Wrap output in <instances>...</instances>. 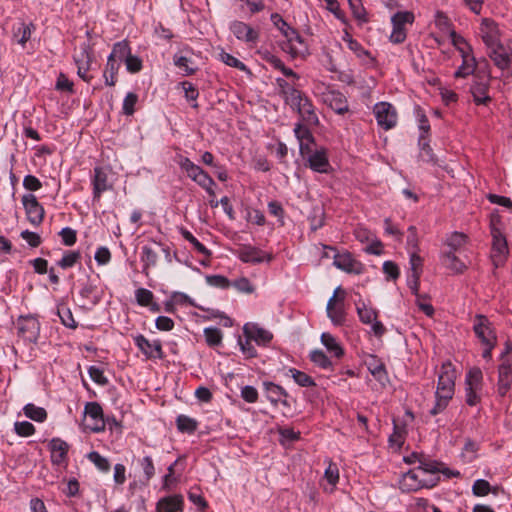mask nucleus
I'll return each mask as SVG.
<instances>
[{
  "label": "nucleus",
  "mask_w": 512,
  "mask_h": 512,
  "mask_svg": "<svg viewBox=\"0 0 512 512\" xmlns=\"http://www.w3.org/2000/svg\"><path fill=\"white\" fill-rule=\"evenodd\" d=\"M194 182L202 187L210 196L215 197V191L213 189L215 182L212 177L203 169Z\"/></svg>",
  "instance_id": "41"
},
{
  "label": "nucleus",
  "mask_w": 512,
  "mask_h": 512,
  "mask_svg": "<svg viewBox=\"0 0 512 512\" xmlns=\"http://www.w3.org/2000/svg\"><path fill=\"white\" fill-rule=\"evenodd\" d=\"M22 204L25 208L28 221L34 226H39L44 219L45 211L36 196L33 194L23 195Z\"/></svg>",
  "instance_id": "9"
},
{
  "label": "nucleus",
  "mask_w": 512,
  "mask_h": 512,
  "mask_svg": "<svg viewBox=\"0 0 512 512\" xmlns=\"http://www.w3.org/2000/svg\"><path fill=\"white\" fill-rule=\"evenodd\" d=\"M322 99L337 114L343 115L349 110L346 97L339 91L328 89L322 94Z\"/></svg>",
  "instance_id": "11"
},
{
  "label": "nucleus",
  "mask_w": 512,
  "mask_h": 512,
  "mask_svg": "<svg viewBox=\"0 0 512 512\" xmlns=\"http://www.w3.org/2000/svg\"><path fill=\"white\" fill-rule=\"evenodd\" d=\"M180 232L183 238L187 240L189 243H191L198 253L206 257L211 256V252L201 242H199L190 231L182 228Z\"/></svg>",
  "instance_id": "43"
},
{
  "label": "nucleus",
  "mask_w": 512,
  "mask_h": 512,
  "mask_svg": "<svg viewBox=\"0 0 512 512\" xmlns=\"http://www.w3.org/2000/svg\"><path fill=\"white\" fill-rule=\"evenodd\" d=\"M157 253L149 246H143L141 251V261L144 263L143 272L148 275L150 267L155 266L157 262Z\"/></svg>",
  "instance_id": "37"
},
{
  "label": "nucleus",
  "mask_w": 512,
  "mask_h": 512,
  "mask_svg": "<svg viewBox=\"0 0 512 512\" xmlns=\"http://www.w3.org/2000/svg\"><path fill=\"white\" fill-rule=\"evenodd\" d=\"M92 184L94 200H99L103 192L112 189V184L108 181V173L102 167L94 168Z\"/></svg>",
  "instance_id": "17"
},
{
  "label": "nucleus",
  "mask_w": 512,
  "mask_h": 512,
  "mask_svg": "<svg viewBox=\"0 0 512 512\" xmlns=\"http://www.w3.org/2000/svg\"><path fill=\"white\" fill-rule=\"evenodd\" d=\"M279 435L282 444H289L300 439V432L289 427L279 429Z\"/></svg>",
  "instance_id": "52"
},
{
  "label": "nucleus",
  "mask_w": 512,
  "mask_h": 512,
  "mask_svg": "<svg viewBox=\"0 0 512 512\" xmlns=\"http://www.w3.org/2000/svg\"><path fill=\"white\" fill-rule=\"evenodd\" d=\"M324 477L327 480V482L332 486V491L339 480V469L335 463L331 461L329 462L327 468L325 469Z\"/></svg>",
  "instance_id": "51"
},
{
  "label": "nucleus",
  "mask_w": 512,
  "mask_h": 512,
  "mask_svg": "<svg viewBox=\"0 0 512 512\" xmlns=\"http://www.w3.org/2000/svg\"><path fill=\"white\" fill-rule=\"evenodd\" d=\"M142 468L146 481H149L155 475V466L150 456H145L138 461Z\"/></svg>",
  "instance_id": "54"
},
{
  "label": "nucleus",
  "mask_w": 512,
  "mask_h": 512,
  "mask_svg": "<svg viewBox=\"0 0 512 512\" xmlns=\"http://www.w3.org/2000/svg\"><path fill=\"white\" fill-rule=\"evenodd\" d=\"M24 414L37 422H43L47 418V413L44 408L37 407L31 403L25 405Z\"/></svg>",
  "instance_id": "42"
},
{
  "label": "nucleus",
  "mask_w": 512,
  "mask_h": 512,
  "mask_svg": "<svg viewBox=\"0 0 512 512\" xmlns=\"http://www.w3.org/2000/svg\"><path fill=\"white\" fill-rule=\"evenodd\" d=\"M479 35L488 49L501 43V32L498 24L490 18L482 19Z\"/></svg>",
  "instance_id": "7"
},
{
  "label": "nucleus",
  "mask_w": 512,
  "mask_h": 512,
  "mask_svg": "<svg viewBox=\"0 0 512 512\" xmlns=\"http://www.w3.org/2000/svg\"><path fill=\"white\" fill-rule=\"evenodd\" d=\"M419 145H420V158L425 162L435 163V157L432 151V148L427 142V138L424 134L419 137Z\"/></svg>",
  "instance_id": "45"
},
{
  "label": "nucleus",
  "mask_w": 512,
  "mask_h": 512,
  "mask_svg": "<svg viewBox=\"0 0 512 512\" xmlns=\"http://www.w3.org/2000/svg\"><path fill=\"white\" fill-rule=\"evenodd\" d=\"M231 286H233L235 289L242 293L250 294L254 292V286L246 277H242L231 282Z\"/></svg>",
  "instance_id": "64"
},
{
  "label": "nucleus",
  "mask_w": 512,
  "mask_h": 512,
  "mask_svg": "<svg viewBox=\"0 0 512 512\" xmlns=\"http://www.w3.org/2000/svg\"><path fill=\"white\" fill-rule=\"evenodd\" d=\"M477 67L476 59L474 55L462 57V64L455 71L454 76L456 78H466L467 76L474 73Z\"/></svg>",
  "instance_id": "29"
},
{
  "label": "nucleus",
  "mask_w": 512,
  "mask_h": 512,
  "mask_svg": "<svg viewBox=\"0 0 512 512\" xmlns=\"http://www.w3.org/2000/svg\"><path fill=\"white\" fill-rule=\"evenodd\" d=\"M492 252L491 259L495 268L502 266L509 254L507 240L500 228L492 230Z\"/></svg>",
  "instance_id": "2"
},
{
  "label": "nucleus",
  "mask_w": 512,
  "mask_h": 512,
  "mask_svg": "<svg viewBox=\"0 0 512 512\" xmlns=\"http://www.w3.org/2000/svg\"><path fill=\"white\" fill-rule=\"evenodd\" d=\"M219 57L223 63H225L226 65H228L230 67L237 68L241 71H248L246 65L243 62H241L236 57H234L233 55H231L225 51H222L219 54Z\"/></svg>",
  "instance_id": "53"
},
{
  "label": "nucleus",
  "mask_w": 512,
  "mask_h": 512,
  "mask_svg": "<svg viewBox=\"0 0 512 512\" xmlns=\"http://www.w3.org/2000/svg\"><path fill=\"white\" fill-rule=\"evenodd\" d=\"M135 297L137 300V303L141 306H149L151 305L154 295L153 293L145 288H139L135 292Z\"/></svg>",
  "instance_id": "59"
},
{
  "label": "nucleus",
  "mask_w": 512,
  "mask_h": 512,
  "mask_svg": "<svg viewBox=\"0 0 512 512\" xmlns=\"http://www.w3.org/2000/svg\"><path fill=\"white\" fill-rule=\"evenodd\" d=\"M176 427L179 432L193 434L198 428V421L192 417L180 414L176 418Z\"/></svg>",
  "instance_id": "28"
},
{
  "label": "nucleus",
  "mask_w": 512,
  "mask_h": 512,
  "mask_svg": "<svg viewBox=\"0 0 512 512\" xmlns=\"http://www.w3.org/2000/svg\"><path fill=\"white\" fill-rule=\"evenodd\" d=\"M481 386H466L465 395L466 402L470 406H475L480 401L479 388Z\"/></svg>",
  "instance_id": "63"
},
{
  "label": "nucleus",
  "mask_w": 512,
  "mask_h": 512,
  "mask_svg": "<svg viewBox=\"0 0 512 512\" xmlns=\"http://www.w3.org/2000/svg\"><path fill=\"white\" fill-rule=\"evenodd\" d=\"M184 497L173 494L160 498L156 503V512H183Z\"/></svg>",
  "instance_id": "13"
},
{
  "label": "nucleus",
  "mask_w": 512,
  "mask_h": 512,
  "mask_svg": "<svg viewBox=\"0 0 512 512\" xmlns=\"http://www.w3.org/2000/svg\"><path fill=\"white\" fill-rule=\"evenodd\" d=\"M393 433L389 437V444L391 447L399 449L405 441L407 430L405 425H399L395 420L393 421Z\"/></svg>",
  "instance_id": "32"
},
{
  "label": "nucleus",
  "mask_w": 512,
  "mask_h": 512,
  "mask_svg": "<svg viewBox=\"0 0 512 512\" xmlns=\"http://www.w3.org/2000/svg\"><path fill=\"white\" fill-rule=\"evenodd\" d=\"M488 56L497 68L509 69L512 65V41L489 48Z\"/></svg>",
  "instance_id": "4"
},
{
  "label": "nucleus",
  "mask_w": 512,
  "mask_h": 512,
  "mask_svg": "<svg viewBox=\"0 0 512 512\" xmlns=\"http://www.w3.org/2000/svg\"><path fill=\"white\" fill-rule=\"evenodd\" d=\"M512 383V346L507 344L499 365V384Z\"/></svg>",
  "instance_id": "16"
},
{
  "label": "nucleus",
  "mask_w": 512,
  "mask_h": 512,
  "mask_svg": "<svg viewBox=\"0 0 512 512\" xmlns=\"http://www.w3.org/2000/svg\"><path fill=\"white\" fill-rule=\"evenodd\" d=\"M124 62L127 71L132 74L140 72L143 67L142 60L138 56L132 54H130Z\"/></svg>",
  "instance_id": "62"
},
{
  "label": "nucleus",
  "mask_w": 512,
  "mask_h": 512,
  "mask_svg": "<svg viewBox=\"0 0 512 512\" xmlns=\"http://www.w3.org/2000/svg\"><path fill=\"white\" fill-rule=\"evenodd\" d=\"M174 64L178 67L185 75H192L196 72V68L192 67V61L182 55L176 54L174 56Z\"/></svg>",
  "instance_id": "48"
},
{
  "label": "nucleus",
  "mask_w": 512,
  "mask_h": 512,
  "mask_svg": "<svg viewBox=\"0 0 512 512\" xmlns=\"http://www.w3.org/2000/svg\"><path fill=\"white\" fill-rule=\"evenodd\" d=\"M243 330L249 340H254L259 344H266L273 338L272 333L255 324H245Z\"/></svg>",
  "instance_id": "21"
},
{
  "label": "nucleus",
  "mask_w": 512,
  "mask_h": 512,
  "mask_svg": "<svg viewBox=\"0 0 512 512\" xmlns=\"http://www.w3.org/2000/svg\"><path fill=\"white\" fill-rule=\"evenodd\" d=\"M230 29L235 37L245 42H255L258 39V33L248 24L241 21H234Z\"/></svg>",
  "instance_id": "19"
},
{
  "label": "nucleus",
  "mask_w": 512,
  "mask_h": 512,
  "mask_svg": "<svg viewBox=\"0 0 512 512\" xmlns=\"http://www.w3.org/2000/svg\"><path fill=\"white\" fill-rule=\"evenodd\" d=\"M121 63L108 57L106 67L103 73L105 84L108 86H114L116 84V75L120 69Z\"/></svg>",
  "instance_id": "31"
},
{
  "label": "nucleus",
  "mask_w": 512,
  "mask_h": 512,
  "mask_svg": "<svg viewBox=\"0 0 512 512\" xmlns=\"http://www.w3.org/2000/svg\"><path fill=\"white\" fill-rule=\"evenodd\" d=\"M327 315L334 325H342L345 321V308H344V296L339 300L336 306H333L331 310H326Z\"/></svg>",
  "instance_id": "36"
},
{
  "label": "nucleus",
  "mask_w": 512,
  "mask_h": 512,
  "mask_svg": "<svg viewBox=\"0 0 512 512\" xmlns=\"http://www.w3.org/2000/svg\"><path fill=\"white\" fill-rule=\"evenodd\" d=\"M85 415L93 421L89 429L93 432H101L105 429L102 407L97 402H88L85 405Z\"/></svg>",
  "instance_id": "14"
},
{
  "label": "nucleus",
  "mask_w": 512,
  "mask_h": 512,
  "mask_svg": "<svg viewBox=\"0 0 512 512\" xmlns=\"http://www.w3.org/2000/svg\"><path fill=\"white\" fill-rule=\"evenodd\" d=\"M466 238V235L463 233L454 232L451 234L446 240L447 245L451 248L449 251L455 252L458 248L465 244Z\"/></svg>",
  "instance_id": "55"
},
{
  "label": "nucleus",
  "mask_w": 512,
  "mask_h": 512,
  "mask_svg": "<svg viewBox=\"0 0 512 512\" xmlns=\"http://www.w3.org/2000/svg\"><path fill=\"white\" fill-rule=\"evenodd\" d=\"M308 166L315 172L327 173L330 167L326 151L324 149L316 150L308 158Z\"/></svg>",
  "instance_id": "22"
},
{
  "label": "nucleus",
  "mask_w": 512,
  "mask_h": 512,
  "mask_svg": "<svg viewBox=\"0 0 512 512\" xmlns=\"http://www.w3.org/2000/svg\"><path fill=\"white\" fill-rule=\"evenodd\" d=\"M33 30L34 25L32 23H20L19 26L14 30V38L17 39L19 44L24 46L30 39Z\"/></svg>",
  "instance_id": "38"
},
{
  "label": "nucleus",
  "mask_w": 512,
  "mask_h": 512,
  "mask_svg": "<svg viewBox=\"0 0 512 512\" xmlns=\"http://www.w3.org/2000/svg\"><path fill=\"white\" fill-rule=\"evenodd\" d=\"M489 84L488 82H475L471 86V93L473 96V100L477 105L487 104L491 101L490 96L488 95Z\"/></svg>",
  "instance_id": "26"
},
{
  "label": "nucleus",
  "mask_w": 512,
  "mask_h": 512,
  "mask_svg": "<svg viewBox=\"0 0 512 512\" xmlns=\"http://www.w3.org/2000/svg\"><path fill=\"white\" fill-rule=\"evenodd\" d=\"M473 330L483 345H489V347H494L496 345V334L486 316L477 315L475 317Z\"/></svg>",
  "instance_id": "5"
},
{
  "label": "nucleus",
  "mask_w": 512,
  "mask_h": 512,
  "mask_svg": "<svg viewBox=\"0 0 512 512\" xmlns=\"http://www.w3.org/2000/svg\"><path fill=\"white\" fill-rule=\"evenodd\" d=\"M81 258V254L78 251H68L64 254L61 260L58 261V265L63 268L73 267Z\"/></svg>",
  "instance_id": "50"
},
{
  "label": "nucleus",
  "mask_w": 512,
  "mask_h": 512,
  "mask_svg": "<svg viewBox=\"0 0 512 512\" xmlns=\"http://www.w3.org/2000/svg\"><path fill=\"white\" fill-rule=\"evenodd\" d=\"M87 458L92 462L100 471L108 472L110 470V462L107 458L103 457L99 452L92 451L87 455Z\"/></svg>",
  "instance_id": "46"
},
{
  "label": "nucleus",
  "mask_w": 512,
  "mask_h": 512,
  "mask_svg": "<svg viewBox=\"0 0 512 512\" xmlns=\"http://www.w3.org/2000/svg\"><path fill=\"white\" fill-rule=\"evenodd\" d=\"M237 255L239 259L245 263L259 264L264 261L270 262L272 260L271 254H267L261 249L250 245L240 247L237 251Z\"/></svg>",
  "instance_id": "10"
},
{
  "label": "nucleus",
  "mask_w": 512,
  "mask_h": 512,
  "mask_svg": "<svg viewBox=\"0 0 512 512\" xmlns=\"http://www.w3.org/2000/svg\"><path fill=\"white\" fill-rule=\"evenodd\" d=\"M416 468L418 470H421V474L423 475L429 474V478L435 476V478L437 479V484L440 481V474H443L446 478L459 475V472H454L450 470L449 468L445 467L443 463L438 462L436 460H432L425 456L422 457L421 460H419V465Z\"/></svg>",
  "instance_id": "3"
},
{
  "label": "nucleus",
  "mask_w": 512,
  "mask_h": 512,
  "mask_svg": "<svg viewBox=\"0 0 512 512\" xmlns=\"http://www.w3.org/2000/svg\"><path fill=\"white\" fill-rule=\"evenodd\" d=\"M286 94V102L293 108L298 110L299 107H301L302 103H304V100L307 99V97L299 90L291 88L288 91L285 92Z\"/></svg>",
  "instance_id": "40"
},
{
  "label": "nucleus",
  "mask_w": 512,
  "mask_h": 512,
  "mask_svg": "<svg viewBox=\"0 0 512 512\" xmlns=\"http://www.w3.org/2000/svg\"><path fill=\"white\" fill-rule=\"evenodd\" d=\"M136 346L149 358H162V345L158 340L149 341L143 335L134 337Z\"/></svg>",
  "instance_id": "15"
},
{
  "label": "nucleus",
  "mask_w": 512,
  "mask_h": 512,
  "mask_svg": "<svg viewBox=\"0 0 512 512\" xmlns=\"http://www.w3.org/2000/svg\"><path fill=\"white\" fill-rule=\"evenodd\" d=\"M321 342L326 349L336 358H340L344 354V350L341 345L337 342L335 337L328 332H324L321 335Z\"/></svg>",
  "instance_id": "30"
},
{
  "label": "nucleus",
  "mask_w": 512,
  "mask_h": 512,
  "mask_svg": "<svg viewBox=\"0 0 512 512\" xmlns=\"http://www.w3.org/2000/svg\"><path fill=\"white\" fill-rule=\"evenodd\" d=\"M373 111L377 120V124L384 130H390L396 125L397 112L390 103H377L374 106Z\"/></svg>",
  "instance_id": "6"
},
{
  "label": "nucleus",
  "mask_w": 512,
  "mask_h": 512,
  "mask_svg": "<svg viewBox=\"0 0 512 512\" xmlns=\"http://www.w3.org/2000/svg\"><path fill=\"white\" fill-rule=\"evenodd\" d=\"M297 112L299 113L301 119L306 123V125L315 126L319 123L314 106L308 98L304 100V103H302Z\"/></svg>",
  "instance_id": "25"
},
{
  "label": "nucleus",
  "mask_w": 512,
  "mask_h": 512,
  "mask_svg": "<svg viewBox=\"0 0 512 512\" xmlns=\"http://www.w3.org/2000/svg\"><path fill=\"white\" fill-rule=\"evenodd\" d=\"M457 371L451 362L443 363L438 375V384H455Z\"/></svg>",
  "instance_id": "27"
},
{
  "label": "nucleus",
  "mask_w": 512,
  "mask_h": 512,
  "mask_svg": "<svg viewBox=\"0 0 512 512\" xmlns=\"http://www.w3.org/2000/svg\"><path fill=\"white\" fill-rule=\"evenodd\" d=\"M49 447L52 463L56 465L64 463L68 454V444L59 438H53L49 443Z\"/></svg>",
  "instance_id": "20"
},
{
  "label": "nucleus",
  "mask_w": 512,
  "mask_h": 512,
  "mask_svg": "<svg viewBox=\"0 0 512 512\" xmlns=\"http://www.w3.org/2000/svg\"><path fill=\"white\" fill-rule=\"evenodd\" d=\"M14 427L16 433L22 437L31 436L35 432L34 425L28 421L16 422Z\"/></svg>",
  "instance_id": "61"
},
{
  "label": "nucleus",
  "mask_w": 512,
  "mask_h": 512,
  "mask_svg": "<svg viewBox=\"0 0 512 512\" xmlns=\"http://www.w3.org/2000/svg\"><path fill=\"white\" fill-rule=\"evenodd\" d=\"M421 470L417 468L411 469L404 473L399 480V489L402 492L410 493L420 489H432L437 486V479L435 476L429 479H420Z\"/></svg>",
  "instance_id": "1"
},
{
  "label": "nucleus",
  "mask_w": 512,
  "mask_h": 512,
  "mask_svg": "<svg viewBox=\"0 0 512 512\" xmlns=\"http://www.w3.org/2000/svg\"><path fill=\"white\" fill-rule=\"evenodd\" d=\"M18 335L24 341L35 343L40 333V323L33 316L20 317L17 321Z\"/></svg>",
  "instance_id": "8"
},
{
  "label": "nucleus",
  "mask_w": 512,
  "mask_h": 512,
  "mask_svg": "<svg viewBox=\"0 0 512 512\" xmlns=\"http://www.w3.org/2000/svg\"><path fill=\"white\" fill-rule=\"evenodd\" d=\"M442 264L456 274H461L467 269L466 264L461 261L453 251L445 252L442 255Z\"/></svg>",
  "instance_id": "24"
},
{
  "label": "nucleus",
  "mask_w": 512,
  "mask_h": 512,
  "mask_svg": "<svg viewBox=\"0 0 512 512\" xmlns=\"http://www.w3.org/2000/svg\"><path fill=\"white\" fill-rule=\"evenodd\" d=\"M435 24L442 32L448 33L450 37L452 32H456L452 27L450 19L441 11H438L435 15Z\"/></svg>",
  "instance_id": "47"
},
{
  "label": "nucleus",
  "mask_w": 512,
  "mask_h": 512,
  "mask_svg": "<svg viewBox=\"0 0 512 512\" xmlns=\"http://www.w3.org/2000/svg\"><path fill=\"white\" fill-rule=\"evenodd\" d=\"M74 61L77 65L78 76L85 82H90L92 77L88 75V71L92 62V56L86 47L82 48L80 53L74 56Z\"/></svg>",
  "instance_id": "18"
},
{
  "label": "nucleus",
  "mask_w": 512,
  "mask_h": 512,
  "mask_svg": "<svg viewBox=\"0 0 512 512\" xmlns=\"http://www.w3.org/2000/svg\"><path fill=\"white\" fill-rule=\"evenodd\" d=\"M131 54V48L126 40L117 42L113 45L112 52L108 57H112L113 60L122 62L127 59Z\"/></svg>",
  "instance_id": "34"
},
{
  "label": "nucleus",
  "mask_w": 512,
  "mask_h": 512,
  "mask_svg": "<svg viewBox=\"0 0 512 512\" xmlns=\"http://www.w3.org/2000/svg\"><path fill=\"white\" fill-rule=\"evenodd\" d=\"M294 133L299 142L308 141L314 142V138L310 130L302 125L301 123H297L294 128Z\"/></svg>",
  "instance_id": "60"
},
{
  "label": "nucleus",
  "mask_w": 512,
  "mask_h": 512,
  "mask_svg": "<svg viewBox=\"0 0 512 512\" xmlns=\"http://www.w3.org/2000/svg\"><path fill=\"white\" fill-rule=\"evenodd\" d=\"M365 364L375 381L383 383V381L386 380L385 366L380 359L374 355H369L365 360Z\"/></svg>",
  "instance_id": "23"
},
{
  "label": "nucleus",
  "mask_w": 512,
  "mask_h": 512,
  "mask_svg": "<svg viewBox=\"0 0 512 512\" xmlns=\"http://www.w3.org/2000/svg\"><path fill=\"white\" fill-rule=\"evenodd\" d=\"M204 336L209 346H217L222 341V332L217 327H208L204 329Z\"/></svg>",
  "instance_id": "49"
},
{
  "label": "nucleus",
  "mask_w": 512,
  "mask_h": 512,
  "mask_svg": "<svg viewBox=\"0 0 512 512\" xmlns=\"http://www.w3.org/2000/svg\"><path fill=\"white\" fill-rule=\"evenodd\" d=\"M491 491V485L487 480L478 479L472 486V492L475 496H486Z\"/></svg>",
  "instance_id": "57"
},
{
  "label": "nucleus",
  "mask_w": 512,
  "mask_h": 512,
  "mask_svg": "<svg viewBox=\"0 0 512 512\" xmlns=\"http://www.w3.org/2000/svg\"><path fill=\"white\" fill-rule=\"evenodd\" d=\"M311 361L321 368H328L331 365V361L326 354L321 350H314L310 353Z\"/></svg>",
  "instance_id": "56"
},
{
  "label": "nucleus",
  "mask_w": 512,
  "mask_h": 512,
  "mask_svg": "<svg viewBox=\"0 0 512 512\" xmlns=\"http://www.w3.org/2000/svg\"><path fill=\"white\" fill-rule=\"evenodd\" d=\"M206 282L213 287L227 289L231 286V282L228 278L222 275H209L206 276Z\"/></svg>",
  "instance_id": "58"
},
{
  "label": "nucleus",
  "mask_w": 512,
  "mask_h": 512,
  "mask_svg": "<svg viewBox=\"0 0 512 512\" xmlns=\"http://www.w3.org/2000/svg\"><path fill=\"white\" fill-rule=\"evenodd\" d=\"M333 264L338 268L347 273L360 274L363 271V265L355 260L351 253H336L334 255Z\"/></svg>",
  "instance_id": "12"
},
{
  "label": "nucleus",
  "mask_w": 512,
  "mask_h": 512,
  "mask_svg": "<svg viewBox=\"0 0 512 512\" xmlns=\"http://www.w3.org/2000/svg\"><path fill=\"white\" fill-rule=\"evenodd\" d=\"M452 44L459 51L461 57L473 55L472 47L467 43V41L456 32H452V36L450 37Z\"/></svg>",
  "instance_id": "39"
},
{
  "label": "nucleus",
  "mask_w": 512,
  "mask_h": 512,
  "mask_svg": "<svg viewBox=\"0 0 512 512\" xmlns=\"http://www.w3.org/2000/svg\"><path fill=\"white\" fill-rule=\"evenodd\" d=\"M271 20L289 41H292L294 38L299 39L297 32L292 29L279 14H272Z\"/></svg>",
  "instance_id": "35"
},
{
  "label": "nucleus",
  "mask_w": 512,
  "mask_h": 512,
  "mask_svg": "<svg viewBox=\"0 0 512 512\" xmlns=\"http://www.w3.org/2000/svg\"><path fill=\"white\" fill-rule=\"evenodd\" d=\"M177 164L184 172H186L187 176L193 181H195V179L202 171V168L200 166L194 164L189 158L184 156L178 157Z\"/></svg>",
  "instance_id": "33"
},
{
  "label": "nucleus",
  "mask_w": 512,
  "mask_h": 512,
  "mask_svg": "<svg viewBox=\"0 0 512 512\" xmlns=\"http://www.w3.org/2000/svg\"><path fill=\"white\" fill-rule=\"evenodd\" d=\"M357 313L360 320L364 324H371L374 320L377 319V311L371 307L366 306L364 303L357 306Z\"/></svg>",
  "instance_id": "44"
}]
</instances>
